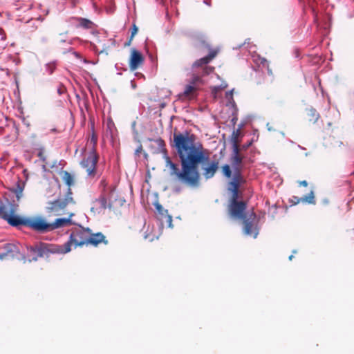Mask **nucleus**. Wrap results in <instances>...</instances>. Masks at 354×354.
<instances>
[{"label": "nucleus", "mask_w": 354, "mask_h": 354, "mask_svg": "<svg viewBox=\"0 0 354 354\" xmlns=\"http://www.w3.org/2000/svg\"><path fill=\"white\" fill-rule=\"evenodd\" d=\"M196 140V136L188 132L174 133L173 147L179 157L181 170L169 157H165L166 167L170 169V175L175 176L181 183L192 187L200 184L199 165L209 159L207 149Z\"/></svg>", "instance_id": "nucleus-1"}, {"label": "nucleus", "mask_w": 354, "mask_h": 354, "mask_svg": "<svg viewBox=\"0 0 354 354\" xmlns=\"http://www.w3.org/2000/svg\"><path fill=\"white\" fill-rule=\"evenodd\" d=\"M91 230L89 228L81 227L73 230L69 237V239L64 245L65 251L69 252L71 250L72 245L75 248L77 246L88 245V240Z\"/></svg>", "instance_id": "nucleus-2"}, {"label": "nucleus", "mask_w": 354, "mask_h": 354, "mask_svg": "<svg viewBox=\"0 0 354 354\" xmlns=\"http://www.w3.org/2000/svg\"><path fill=\"white\" fill-rule=\"evenodd\" d=\"M72 192L71 188L68 189L64 198H59L54 201H49L46 207V212L49 216H55L62 214L66 206L70 203H73Z\"/></svg>", "instance_id": "nucleus-3"}, {"label": "nucleus", "mask_w": 354, "mask_h": 354, "mask_svg": "<svg viewBox=\"0 0 354 354\" xmlns=\"http://www.w3.org/2000/svg\"><path fill=\"white\" fill-rule=\"evenodd\" d=\"M99 156L94 149L89 150L88 152L85 153L84 157L80 162V165L84 168L87 176L89 178H95L97 175V170L96 168L98 162Z\"/></svg>", "instance_id": "nucleus-4"}, {"label": "nucleus", "mask_w": 354, "mask_h": 354, "mask_svg": "<svg viewBox=\"0 0 354 354\" xmlns=\"http://www.w3.org/2000/svg\"><path fill=\"white\" fill-rule=\"evenodd\" d=\"M218 53V49H212L207 56L196 60L192 64V68L203 67L201 76L212 73L214 71V68L207 66V64L211 62L216 57Z\"/></svg>", "instance_id": "nucleus-5"}, {"label": "nucleus", "mask_w": 354, "mask_h": 354, "mask_svg": "<svg viewBox=\"0 0 354 354\" xmlns=\"http://www.w3.org/2000/svg\"><path fill=\"white\" fill-rule=\"evenodd\" d=\"M39 258L49 257L50 254H66L64 245H57L39 242Z\"/></svg>", "instance_id": "nucleus-6"}, {"label": "nucleus", "mask_w": 354, "mask_h": 354, "mask_svg": "<svg viewBox=\"0 0 354 354\" xmlns=\"http://www.w3.org/2000/svg\"><path fill=\"white\" fill-rule=\"evenodd\" d=\"M16 209L13 206L8 207L1 218L6 221L13 227L26 226L28 218H23L15 214Z\"/></svg>", "instance_id": "nucleus-7"}, {"label": "nucleus", "mask_w": 354, "mask_h": 354, "mask_svg": "<svg viewBox=\"0 0 354 354\" xmlns=\"http://www.w3.org/2000/svg\"><path fill=\"white\" fill-rule=\"evenodd\" d=\"M245 182L243 176L239 175L232 176V180L228 183L227 189L232 193L230 203H238L239 190L241 184Z\"/></svg>", "instance_id": "nucleus-8"}, {"label": "nucleus", "mask_w": 354, "mask_h": 354, "mask_svg": "<svg viewBox=\"0 0 354 354\" xmlns=\"http://www.w3.org/2000/svg\"><path fill=\"white\" fill-rule=\"evenodd\" d=\"M27 227L39 232H50V223L41 217L28 218Z\"/></svg>", "instance_id": "nucleus-9"}, {"label": "nucleus", "mask_w": 354, "mask_h": 354, "mask_svg": "<svg viewBox=\"0 0 354 354\" xmlns=\"http://www.w3.org/2000/svg\"><path fill=\"white\" fill-rule=\"evenodd\" d=\"M241 149H232V153L230 157V162L234 169L233 176L237 175L243 176L242 171V163L244 159V156L241 153Z\"/></svg>", "instance_id": "nucleus-10"}, {"label": "nucleus", "mask_w": 354, "mask_h": 354, "mask_svg": "<svg viewBox=\"0 0 354 354\" xmlns=\"http://www.w3.org/2000/svg\"><path fill=\"white\" fill-rule=\"evenodd\" d=\"M256 214L252 211L241 219L243 221V232L246 235L253 236L254 238L257 232L254 230V221L256 219Z\"/></svg>", "instance_id": "nucleus-11"}, {"label": "nucleus", "mask_w": 354, "mask_h": 354, "mask_svg": "<svg viewBox=\"0 0 354 354\" xmlns=\"http://www.w3.org/2000/svg\"><path fill=\"white\" fill-rule=\"evenodd\" d=\"M247 208V203L245 201H240L238 203H230L229 213L230 215L236 218L241 219L246 214H245Z\"/></svg>", "instance_id": "nucleus-12"}, {"label": "nucleus", "mask_w": 354, "mask_h": 354, "mask_svg": "<svg viewBox=\"0 0 354 354\" xmlns=\"http://www.w3.org/2000/svg\"><path fill=\"white\" fill-rule=\"evenodd\" d=\"M155 208L156 217L160 221L162 225L165 223L168 227H172V216L168 214V211L158 203H155Z\"/></svg>", "instance_id": "nucleus-13"}, {"label": "nucleus", "mask_w": 354, "mask_h": 354, "mask_svg": "<svg viewBox=\"0 0 354 354\" xmlns=\"http://www.w3.org/2000/svg\"><path fill=\"white\" fill-rule=\"evenodd\" d=\"M144 57L140 52L135 48L131 50L129 57V68L131 71L137 70L144 62Z\"/></svg>", "instance_id": "nucleus-14"}, {"label": "nucleus", "mask_w": 354, "mask_h": 354, "mask_svg": "<svg viewBox=\"0 0 354 354\" xmlns=\"http://www.w3.org/2000/svg\"><path fill=\"white\" fill-rule=\"evenodd\" d=\"M4 251L0 253V259L6 257H15L19 253V247L13 243H6L3 246Z\"/></svg>", "instance_id": "nucleus-15"}, {"label": "nucleus", "mask_w": 354, "mask_h": 354, "mask_svg": "<svg viewBox=\"0 0 354 354\" xmlns=\"http://www.w3.org/2000/svg\"><path fill=\"white\" fill-rule=\"evenodd\" d=\"M149 140L151 142L149 147L153 153H165L167 152L165 141L162 138L149 139Z\"/></svg>", "instance_id": "nucleus-16"}, {"label": "nucleus", "mask_w": 354, "mask_h": 354, "mask_svg": "<svg viewBox=\"0 0 354 354\" xmlns=\"http://www.w3.org/2000/svg\"><path fill=\"white\" fill-rule=\"evenodd\" d=\"M109 243L106 236L101 232L93 233L91 230L88 240V245L97 247L100 243L107 245Z\"/></svg>", "instance_id": "nucleus-17"}, {"label": "nucleus", "mask_w": 354, "mask_h": 354, "mask_svg": "<svg viewBox=\"0 0 354 354\" xmlns=\"http://www.w3.org/2000/svg\"><path fill=\"white\" fill-rule=\"evenodd\" d=\"M218 160H213L203 168V176L206 179L212 178L218 169Z\"/></svg>", "instance_id": "nucleus-18"}, {"label": "nucleus", "mask_w": 354, "mask_h": 354, "mask_svg": "<svg viewBox=\"0 0 354 354\" xmlns=\"http://www.w3.org/2000/svg\"><path fill=\"white\" fill-rule=\"evenodd\" d=\"M73 216V214H71L68 218H59L55 219L54 222L50 223V231L71 225V218Z\"/></svg>", "instance_id": "nucleus-19"}, {"label": "nucleus", "mask_w": 354, "mask_h": 354, "mask_svg": "<svg viewBox=\"0 0 354 354\" xmlns=\"http://www.w3.org/2000/svg\"><path fill=\"white\" fill-rule=\"evenodd\" d=\"M319 117V113L315 109L310 107L306 109V118L310 123H316Z\"/></svg>", "instance_id": "nucleus-20"}, {"label": "nucleus", "mask_w": 354, "mask_h": 354, "mask_svg": "<svg viewBox=\"0 0 354 354\" xmlns=\"http://www.w3.org/2000/svg\"><path fill=\"white\" fill-rule=\"evenodd\" d=\"M241 134V131L239 129H236L233 131L231 136V142L232 145V149H241L240 147V140H239V137Z\"/></svg>", "instance_id": "nucleus-21"}, {"label": "nucleus", "mask_w": 354, "mask_h": 354, "mask_svg": "<svg viewBox=\"0 0 354 354\" xmlns=\"http://www.w3.org/2000/svg\"><path fill=\"white\" fill-rule=\"evenodd\" d=\"M198 89V87L189 84L185 86L183 95L189 98L192 97L195 95Z\"/></svg>", "instance_id": "nucleus-22"}, {"label": "nucleus", "mask_w": 354, "mask_h": 354, "mask_svg": "<svg viewBox=\"0 0 354 354\" xmlns=\"http://www.w3.org/2000/svg\"><path fill=\"white\" fill-rule=\"evenodd\" d=\"M39 243H35L32 245L27 246V250L28 252H30L31 254L35 255V257H32V260L37 261L39 257Z\"/></svg>", "instance_id": "nucleus-23"}, {"label": "nucleus", "mask_w": 354, "mask_h": 354, "mask_svg": "<svg viewBox=\"0 0 354 354\" xmlns=\"http://www.w3.org/2000/svg\"><path fill=\"white\" fill-rule=\"evenodd\" d=\"M62 178L69 187L74 184L73 176L68 171H62Z\"/></svg>", "instance_id": "nucleus-24"}, {"label": "nucleus", "mask_w": 354, "mask_h": 354, "mask_svg": "<svg viewBox=\"0 0 354 354\" xmlns=\"http://www.w3.org/2000/svg\"><path fill=\"white\" fill-rule=\"evenodd\" d=\"M203 81L202 80V76L197 74H192L190 80L189 81V84L193 86H195L199 88V86L203 84Z\"/></svg>", "instance_id": "nucleus-25"}, {"label": "nucleus", "mask_w": 354, "mask_h": 354, "mask_svg": "<svg viewBox=\"0 0 354 354\" xmlns=\"http://www.w3.org/2000/svg\"><path fill=\"white\" fill-rule=\"evenodd\" d=\"M95 204L97 209H106L107 207V200L104 195L100 196V197L95 201Z\"/></svg>", "instance_id": "nucleus-26"}, {"label": "nucleus", "mask_w": 354, "mask_h": 354, "mask_svg": "<svg viewBox=\"0 0 354 354\" xmlns=\"http://www.w3.org/2000/svg\"><path fill=\"white\" fill-rule=\"evenodd\" d=\"M76 20L79 22V26L86 29L91 28L93 24L91 21L85 18L78 17Z\"/></svg>", "instance_id": "nucleus-27"}, {"label": "nucleus", "mask_w": 354, "mask_h": 354, "mask_svg": "<svg viewBox=\"0 0 354 354\" xmlns=\"http://www.w3.org/2000/svg\"><path fill=\"white\" fill-rule=\"evenodd\" d=\"M302 203L308 204H315V196L313 191H311L308 195L301 197Z\"/></svg>", "instance_id": "nucleus-28"}, {"label": "nucleus", "mask_w": 354, "mask_h": 354, "mask_svg": "<svg viewBox=\"0 0 354 354\" xmlns=\"http://www.w3.org/2000/svg\"><path fill=\"white\" fill-rule=\"evenodd\" d=\"M97 138L96 135H95V133H93L91 138L88 139V143H87V145H89L91 147L90 150L94 149L96 151L95 147H96V145H97Z\"/></svg>", "instance_id": "nucleus-29"}, {"label": "nucleus", "mask_w": 354, "mask_h": 354, "mask_svg": "<svg viewBox=\"0 0 354 354\" xmlns=\"http://www.w3.org/2000/svg\"><path fill=\"white\" fill-rule=\"evenodd\" d=\"M222 173L225 177L227 178H230L232 177V170L230 166L227 164L223 165Z\"/></svg>", "instance_id": "nucleus-30"}, {"label": "nucleus", "mask_w": 354, "mask_h": 354, "mask_svg": "<svg viewBox=\"0 0 354 354\" xmlns=\"http://www.w3.org/2000/svg\"><path fill=\"white\" fill-rule=\"evenodd\" d=\"M222 88L220 86H214L212 89V95L214 100H216L221 96Z\"/></svg>", "instance_id": "nucleus-31"}, {"label": "nucleus", "mask_w": 354, "mask_h": 354, "mask_svg": "<svg viewBox=\"0 0 354 354\" xmlns=\"http://www.w3.org/2000/svg\"><path fill=\"white\" fill-rule=\"evenodd\" d=\"M14 192L16 194V198L19 201L22 196L23 187L19 184L17 185V187L14 189Z\"/></svg>", "instance_id": "nucleus-32"}, {"label": "nucleus", "mask_w": 354, "mask_h": 354, "mask_svg": "<svg viewBox=\"0 0 354 354\" xmlns=\"http://www.w3.org/2000/svg\"><path fill=\"white\" fill-rule=\"evenodd\" d=\"M300 202H302L301 197L299 198V197L293 196L290 198H289V203L293 205H297V204L299 203Z\"/></svg>", "instance_id": "nucleus-33"}, {"label": "nucleus", "mask_w": 354, "mask_h": 354, "mask_svg": "<svg viewBox=\"0 0 354 354\" xmlns=\"http://www.w3.org/2000/svg\"><path fill=\"white\" fill-rule=\"evenodd\" d=\"M260 64L263 66L267 68L268 73L272 74L271 70L269 68V62L265 58H261L260 59Z\"/></svg>", "instance_id": "nucleus-34"}, {"label": "nucleus", "mask_w": 354, "mask_h": 354, "mask_svg": "<svg viewBox=\"0 0 354 354\" xmlns=\"http://www.w3.org/2000/svg\"><path fill=\"white\" fill-rule=\"evenodd\" d=\"M138 30V27L136 26V25L135 24H133L132 26V28H131V34L130 36L131 39H133L134 36L137 34Z\"/></svg>", "instance_id": "nucleus-35"}, {"label": "nucleus", "mask_w": 354, "mask_h": 354, "mask_svg": "<svg viewBox=\"0 0 354 354\" xmlns=\"http://www.w3.org/2000/svg\"><path fill=\"white\" fill-rule=\"evenodd\" d=\"M7 208L8 207L3 203L1 200H0V218L2 217Z\"/></svg>", "instance_id": "nucleus-36"}, {"label": "nucleus", "mask_w": 354, "mask_h": 354, "mask_svg": "<svg viewBox=\"0 0 354 354\" xmlns=\"http://www.w3.org/2000/svg\"><path fill=\"white\" fill-rule=\"evenodd\" d=\"M232 95H232V91H227V92H226V93H225V97H226V98H227V99H229V100H230V99H232Z\"/></svg>", "instance_id": "nucleus-37"}, {"label": "nucleus", "mask_w": 354, "mask_h": 354, "mask_svg": "<svg viewBox=\"0 0 354 354\" xmlns=\"http://www.w3.org/2000/svg\"><path fill=\"white\" fill-rule=\"evenodd\" d=\"M299 185L306 187L308 186V183L306 180H301L299 182Z\"/></svg>", "instance_id": "nucleus-38"}, {"label": "nucleus", "mask_w": 354, "mask_h": 354, "mask_svg": "<svg viewBox=\"0 0 354 354\" xmlns=\"http://www.w3.org/2000/svg\"><path fill=\"white\" fill-rule=\"evenodd\" d=\"M250 145H251V142H249L247 145H243L242 147L241 148V150L242 149H246L248 147H249L250 146Z\"/></svg>", "instance_id": "nucleus-39"}, {"label": "nucleus", "mask_w": 354, "mask_h": 354, "mask_svg": "<svg viewBox=\"0 0 354 354\" xmlns=\"http://www.w3.org/2000/svg\"><path fill=\"white\" fill-rule=\"evenodd\" d=\"M329 203H330V201L328 198H325L322 201V203L324 205H328Z\"/></svg>", "instance_id": "nucleus-40"}, {"label": "nucleus", "mask_w": 354, "mask_h": 354, "mask_svg": "<svg viewBox=\"0 0 354 354\" xmlns=\"http://www.w3.org/2000/svg\"><path fill=\"white\" fill-rule=\"evenodd\" d=\"M133 39H131V37L129 38V41L125 43L124 46H130L131 45V43Z\"/></svg>", "instance_id": "nucleus-41"}, {"label": "nucleus", "mask_w": 354, "mask_h": 354, "mask_svg": "<svg viewBox=\"0 0 354 354\" xmlns=\"http://www.w3.org/2000/svg\"><path fill=\"white\" fill-rule=\"evenodd\" d=\"M142 146H140L139 148L136 150V153H139L142 150Z\"/></svg>", "instance_id": "nucleus-42"}, {"label": "nucleus", "mask_w": 354, "mask_h": 354, "mask_svg": "<svg viewBox=\"0 0 354 354\" xmlns=\"http://www.w3.org/2000/svg\"><path fill=\"white\" fill-rule=\"evenodd\" d=\"M292 258H293V255H290V256L289 257V260H290V261H291V260L292 259Z\"/></svg>", "instance_id": "nucleus-43"}, {"label": "nucleus", "mask_w": 354, "mask_h": 354, "mask_svg": "<svg viewBox=\"0 0 354 354\" xmlns=\"http://www.w3.org/2000/svg\"><path fill=\"white\" fill-rule=\"evenodd\" d=\"M72 1H73V5L75 6V0H72Z\"/></svg>", "instance_id": "nucleus-44"}]
</instances>
